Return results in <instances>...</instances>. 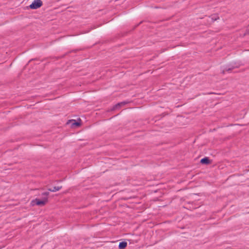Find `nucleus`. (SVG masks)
<instances>
[{
  "instance_id": "nucleus-1",
  "label": "nucleus",
  "mask_w": 249,
  "mask_h": 249,
  "mask_svg": "<svg viewBox=\"0 0 249 249\" xmlns=\"http://www.w3.org/2000/svg\"><path fill=\"white\" fill-rule=\"evenodd\" d=\"M47 201H48L47 197L44 198L42 200H40L38 198H36L34 200H33L31 201V204L32 206H35V205H38V206H43L46 204Z\"/></svg>"
},
{
  "instance_id": "nucleus-8",
  "label": "nucleus",
  "mask_w": 249,
  "mask_h": 249,
  "mask_svg": "<svg viewBox=\"0 0 249 249\" xmlns=\"http://www.w3.org/2000/svg\"><path fill=\"white\" fill-rule=\"evenodd\" d=\"M43 195H46V196H47L49 195V193H47V192H46V193H44V194H43Z\"/></svg>"
},
{
  "instance_id": "nucleus-6",
  "label": "nucleus",
  "mask_w": 249,
  "mask_h": 249,
  "mask_svg": "<svg viewBox=\"0 0 249 249\" xmlns=\"http://www.w3.org/2000/svg\"><path fill=\"white\" fill-rule=\"evenodd\" d=\"M200 162L202 164H209L210 160L208 158H204L201 160Z\"/></svg>"
},
{
  "instance_id": "nucleus-2",
  "label": "nucleus",
  "mask_w": 249,
  "mask_h": 249,
  "mask_svg": "<svg viewBox=\"0 0 249 249\" xmlns=\"http://www.w3.org/2000/svg\"><path fill=\"white\" fill-rule=\"evenodd\" d=\"M67 124L70 125L71 127L76 128L81 125V120H79L78 122H76L75 120H69Z\"/></svg>"
},
{
  "instance_id": "nucleus-7",
  "label": "nucleus",
  "mask_w": 249,
  "mask_h": 249,
  "mask_svg": "<svg viewBox=\"0 0 249 249\" xmlns=\"http://www.w3.org/2000/svg\"><path fill=\"white\" fill-rule=\"evenodd\" d=\"M61 188H62L61 186H60V187H54L53 188V189H49V190L50 191H51V192H55L59 191Z\"/></svg>"
},
{
  "instance_id": "nucleus-3",
  "label": "nucleus",
  "mask_w": 249,
  "mask_h": 249,
  "mask_svg": "<svg viewBox=\"0 0 249 249\" xmlns=\"http://www.w3.org/2000/svg\"><path fill=\"white\" fill-rule=\"evenodd\" d=\"M42 1L40 0H35L30 5V8L33 9H36L40 7L42 5Z\"/></svg>"
},
{
  "instance_id": "nucleus-4",
  "label": "nucleus",
  "mask_w": 249,
  "mask_h": 249,
  "mask_svg": "<svg viewBox=\"0 0 249 249\" xmlns=\"http://www.w3.org/2000/svg\"><path fill=\"white\" fill-rule=\"evenodd\" d=\"M125 104H126V103L124 102L119 103L117 104V105H116L115 106H114L113 107L112 110H116V109L121 107L122 106H124Z\"/></svg>"
},
{
  "instance_id": "nucleus-5",
  "label": "nucleus",
  "mask_w": 249,
  "mask_h": 249,
  "mask_svg": "<svg viewBox=\"0 0 249 249\" xmlns=\"http://www.w3.org/2000/svg\"><path fill=\"white\" fill-rule=\"evenodd\" d=\"M127 246V243L125 242H122L119 243V249H124Z\"/></svg>"
}]
</instances>
